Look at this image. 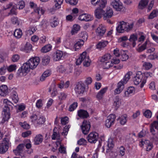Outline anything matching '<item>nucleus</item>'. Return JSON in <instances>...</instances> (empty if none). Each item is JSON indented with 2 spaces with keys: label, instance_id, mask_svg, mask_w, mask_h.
<instances>
[{
  "label": "nucleus",
  "instance_id": "obj_1",
  "mask_svg": "<svg viewBox=\"0 0 158 158\" xmlns=\"http://www.w3.org/2000/svg\"><path fill=\"white\" fill-rule=\"evenodd\" d=\"M40 60V58L38 57L31 58L19 69L17 74L20 76H25L31 69H33L36 68L39 63Z\"/></svg>",
  "mask_w": 158,
  "mask_h": 158
},
{
  "label": "nucleus",
  "instance_id": "obj_2",
  "mask_svg": "<svg viewBox=\"0 0 158 158\" xmlns=\"http://www.w3.org/2000/svg\"><path fill=\"white\" fill-rule=\"evenodd\" d=\"M4 107L2 112V119L1 124H4L5 122H8L10 118V109L13 108V104L7 99H4L3 101Z\"/></svg>",
  "mask_w": 158,
  "mask_h": 158
},
{
  "label": "nucleus",
  "instance_id": "obj_3",
  "mask_svg": "<svg viewBox=\"0 0 158 158\" xmlns=\"http://www.w3.org/2000/svg\"><path fill=\"white\" fill-rule=\"evenodd\" d=\"M134 25V22L129 23L123 21L119 23L116 29L117 32L119 33L123 32L125 31L128 32L132 30Z\"/></svg>",
  "mask_w": 158,
  "mask_h": 158
},
{
  "label": "nucleus",
  "instance_id": "obj_4",
  "mask_svg": "<svg viewBox=\"0 0 158 158\" xmlns=\"http://www.w3.org/2000/svg\"><path fill=\"white\" fill-rule=\"evenodd\" d=\"M98 7L94 11V15L96 18L98 19H101L104 14L105 11L103 10L107 3L106 0H101L99 3Z\"/></svg>",
  "mask_w": 158,
  "mask_h": 158
},
{
  "label": "nucleus",
  "instance_id": "obj_5",
  "mask_svg": "<svg viewBox=\"0 0 158 158\" xmlns=\"http://www.w3.org/2000/svg\"><path fill=\"white\" fill-rule=\"evenodd\" d=\"M80 64L83 61V64L84 66L87 67L90 65L91 60L88 56H87V52H84L80 55Z\"/></svg>",
  "mask_w": 158,
  "mask_h": 158
},
{
  "label": "nucleus",
  "instance_id": "obj_6",
  "mask_svg": "<svg viewBox=\"0 0 158 158\" xmlns=\"http://www.w3.org/2000/svg\"><path fill=\"white\" fill-rule=\"evenodd\" d=\"M9 140L7 138L5 137L1 143H0V153H5L8 150Z\"/></svg>",
  "mask_w": 158,
  "mask_h": 158
},
{
  "label": "nucleus",
  "instance_id": "obj_7",
  "mask_svg": "<svg viewBox=\"0 0 158 158\" xmlns=\"http://www.w3.org/2000/svg\"><path fill=\"white\" fill-rule=\"evenodd\" d=\"M34 11L32 13L33 18H34L35 16L34 19L36 21L40 19L41 15L44 14L45 10L42 7H37L35 8Z\"/></svg>",
  "mask_w": 158,
  "mask_h": 158
},
{
  "label": "nucleus",
  "instance_id": "obj_8",
  "mask_svg": "<svg viewBox=\"0 0 158 158\" xmlns=\"http://www.w3.org/2000/svg\"><path fill=\"white\" fill-rule=\"evenodd\" d=\"M120 62L119 60L117 57L113 58L110 61L102 63L104 69H108L113 66L114 64H118Z\"/></svg>",
  "mask_w": 158,
  "mask_h": 158
},
{
  "label": "nucleus",
  "instance_id": "obj_9",
  "mask_svg": "<svg viewBox=\"0 0 158 158\" xmlns=\"http://www.w3.org/2000/svg\"><path fill=\"white\" fill-rule=\"evenodd\" d=\"M90 127V122L89 121L84 120L81 126L82 133L84 135L87 134L89 132Z\"/></svg>",
  "mask_w": 158,
  "mask_h": 158
},
{
  "label": "nucleus",
  "instance_id": "obj_10",
  "mask_svg": "<svg viewBox=\"0 0 158 158\" xmlns=\"http://www.w3.org/2000/svg\"><path fill=\"white\" fill-rule=\"evenodd\" d=\"M42 2L48 1L49 0H40ZM55 5L52 8L50 9V11L51 13L54 12L56 10L61 8V4L63 3V0H54Z\"/></svg>",
  "mask_w": 158,
  "mask_h": 158
},
{
  "label": "nucleus",
  "instance_id": "obj_11",
  "mask_svg": "<svg viewBox=\"0 0 158 158\" xmlns=\"http://www.w3.org/2000/svg\"><path fill=\"white\" fill-rule=\"evenodd\" d=\"M106 31V27L101 24L99 25L96 30V35L100 38L103 37Z\"/></svg>",
  "mask_w": 158,
  "mask_h": 158
},
{
  "label": "nucleus",
  "instance_id": "obj_12",
  "mask_svg": "<svg viewBox=\"0 0 158 158\" xmlns=\"http://www.w3.org/2000/svg\"><path fill=\"white\" fill-rule=\"evenodd\" d=\"M98 137V134L97 133L91 132L87 136V140L90 143H95L97 141Z\"/></svg>",
  "mask_w": 158,
  "mask_h": 158
},
{
  "label": "nucleus",
  "instance_id": "obj_13",
  "mask_svg": "<svg viewBox=\"0 0 158 158\" xmlns=\"http://www.w3.org/2000/svg\"><path fill=\"white\" fill-rule=\"evenodd\" d=\"M111 4L117 11H120L123 8V4L119 0H113Z\"/></svg>",
  "mask_w": 158,
  "mask_h": 158
},
{
  "label": "nucleus",
  "instance_id": "obj_14",
  "mask_svg": "<svg viewBox=\"0 0 158 158\" xmlns=\"http://www.w3.org/2000/svg\"><path fill=\"white\" fill-rule=\"evenodd\" d=\"M143 75L141 71L137 72L135 76L134 79V82L135 85H137L140 82L142 83L143 81Z\"/></svg>",
  "mask_w": 158,
  "mask_h": 158
},
{
  "label": "nucleus",
  "instance_id": "obj_15",
  "mask_svg": "<svg viewBox=\"0 0 158 158\" xmlns=\"http://www.w3.org/2000/svg\"><path fill=\"white\" fill-rule=\"evenodd\" d=\"M108 43L107 41L102 40L98 41L96 45V48L99 51H101L107 45Z\"/></svg>",
  "mask_w": 158,
  "mask_h": 158
},
{
  "label": "nucleus",
  "instance_id": "obj_16",
  "mask_svg": "<svg viewBox=\"0 0 158 158\" xmlns=\"http://www.w3.org/2000/svg\"><path fill=\"white\" fill-rule=\"evenodd\" d=\"M88 35L85 31L81 32L80 35V47L83 45L84 42L87 40Z\"/></svg>",
  "mask_w": 158,
  "mask_h": 158
},
{
  "label": "nucleus",
  "instance_id": "obj_17",
  "mask_svg": "<svg viewBox=\"0 0 158 158\" xmlns=\"http://www.w3.org/2000/svg\"><path fill=\"white\" fill-rule=\"evenodd\" d=\"M108 89L107 87L102 89L97 93L96 97L98 100H101L102 99L105 93L106 92Z\"/></svg>",
  "mask_w": 158,
  "mask_h": 158
},
{
  "label": "nucleus",
  "instance_id": "obj_18",
  "mask_svg": "<svg viewBox=\"0 0 158 158\" xmlns=\"http://www.w3.org/2000/svg\"><path fill=\"white\" fill-rule=\"evenodd\" d=\"M113 15V10L110 8H107L106 12H104L103 15V19L104 20H106L107 19L111 18Z\"/></svg>",
  "mask_w": 158,
  "mask_h": 158
},
{
  "label": "nucleus",
  "instance_id": "obj_19",
  "mask_svg": "<svg viewBox=\"0 0 158 158\" xmlns=\"http://www.w3.org/2000/svg\"><path fill=\"white\" fill-rule=\"evenodd\" d=\"M124 87V85L122 82V81H120L118 83L117 87L114 90V94H120L123 90Z\"/></svg>",
  "mask_w": 158,
  "mask_h": 158
},
{
  "label": "nucleus",
  "instance_id": "obj_20",
  "mask_svg": "<svg viewBox=\"0 0 158 158\" xmlns=\"http://www.w3.org/2000/svg\"><path fill=\"white\" fill-rule=\"evenodd\" d=\"M8 88L5 85H2L0 86V95L5 96L8 94Z\"/></svg>",
  "mask_w": 158,
  "mask_h": 158
},
{
  "label": "nucleus",
  "instance_id": "obj_21",
  "mask_svg": "<svg viewBox=\"0 0 158 158\" xmlns=\"http://www.w3.org/2000/svg\"><path fill=\"white\" fill-rule=\"evenodd\" d=\"M154 128L158 131V121H154L150 126V132L153 135L156 134Z\"/></svg>",
  "mask_w": 158,
  "mask_h": 158
},
{
  "label": "nucleus",
  "instance_id": "obj_22",
  "mask_svg": "<svg viewBox=\"0 0 158 158\" xmlns=\"http://www.w3.org/2000/svg\"><path fill=\"white\" fill-rule=\"evenodd\" d=\"M93 19L91 15L86 14H80V20L89 21Z\"/></svg>",
  "mask_w": 158,
  "mask_h": 158
},
{
  "label": "nucleus",
  "instance_id": "obj_23",
  "mask_svg": "<svg viewBox=\"0 0 158 158\" xmlns=\"http://www.w3.org/2000/svg\"><path fill=\"white\" fill-rule=\"evenodd\" d=\"M135 89L133 86L129 87L124 92V95L126 97H129L134 94L135 92Z\"/></svg>",
  "mask_w": 158,
  "mask_h": 158
},
{
  "label": "nucleus",
  "instance_id": "obj_24",
  "mask_svg": "<svg viewBox=\"0 0 158 158\" xmlns=\"http://www.w3.org/2000/svg\"><path fill=\"white\" fill-rule=\"evenodd\" d=\"M43 141V135L40 134H38L36 135L34 139V144L36 145H39L42 143Z\"/></svg>",
  "mask_w": 158,
  "mask_h": 158
},
{
  "label": "nucleus",
  "instance_id": "obj_25",
  "mask_svg": "<svg viewBox=\"0 0 158 158\" xmlns=\"http://www.w3.org/2000/svg\"><path fill=\"white\" fill-rule=\"evenodd\" d=\"M10 98L15 103H17L19 101L18 95L16 91L15 90H12Z\"/></svg>",
  "mask_w": 158,
  "mask_h": 158
},
{
  "label": "nucleus",
  "instance_id": "obj_26",
  "mask_svg": "<svg viewBox=\"0 0 158 158\" xmlns=\"http://www.w3.org/2000/svg\"><path fill=\"white\" fill-rule=\"evenodd\" d=\"M111 58V56L109 53H106L99 58V61L102 63L109 61Z\"/></svg>",
  "mask_w": 158,
  "mask_h": 158
},
{
  "label": "nucleus",
  "instance_id": "obj_27",
  "mask_svg": "<svg viewBox=\"0 0 158 158\" xmlns=\"http://www.w3.org/2000/svg\"><path fill=\"white\" fill-rule=\"evenodd\" d=\"M142 75H143V81L142 83H141L140 85V87L142 88L144 84L146 82L147 79L149 76H151V75H152V73L150 72H145L144 73H142Z\"/></svg>",
  "mask_w": 158,
  "mask_h": 158
},
{
  "label": "nucleus",
  "instance_id": "obj_28",
  "mask_svg": "<svg viewBox=\"0 0 158 158\" xmlns=\"http://www.w3.org/2000/svg\"><path fill=\"white\" fill-rule=\"evenodd\" d=\"M89 116L88 112L85 110L80 109V118H86Z\"/></svg>",
  "mask_w": 158,
  "mask_h": 158
},
{
  "label": "nucleus",
  "instance_id": "obj_29",
  "mask_svg": "<svg viewBox=\"0 0 158 158\" xmlns=\"http://www.w3.org/2000/svg\"><path fill=\"white\" fill-rule=\"evenodd\" d=\"M114 102L113 103V106L115 107V109L117 110L119 108L121 104V101L118 96H116L114 100Z\"/></svg>",
  "mask_w": 158,
  "mask_h": 158
},
{
  "label": "nucleus",
  "instance_id": "obj_30",
  "mask_svg": "<svg viewBox=\"0 0 158 158\" xmlns=\"http://www.w3.org/2000/svg\"><path fill=\"white\" fill-rule=\"evenodd\" d=\"M148 45L149 44H148V41L146 40L144 44L137 49V51L139 52H143L145 49L148 48Z\"/></svg>",
  "mask_w": 158,
  "mask_h": 158
},
{
  "label": "nucleus",
  "instance_id": "obj_31",
  "mask_svg": "<svg viewBox=\"0 0 158 158\" xmlns=\"http://www.w3.org/2000/svg\"><path fill=\"white\" fill-rule=\"evenodd\" d=\"M63 55V53L62 51L60 50H57L54 56V59L55 60V61L59 60L61 59Z\"/></svg>",
  "mask_w": 158,
  "mask_h": 158
},
{
  "label": "nucleus",
  "instance_id": "obj_32",
  "mask_svg": "<svg viewBox=\"0 0 158 158\" xmlns=\"http://www.w3.org/2000/svg\"><path fill=\"white\" fill-rule=\"evenodd\" d=\"M148 0H141L139 4V8L141 9H143L147 5Z\"/></svg>",
  "mask_w": 158,
  "mask_h": 158
},
{
  "label": "nucleus",
  "instance_id": "obj_33",
  "mask_svg": "<svg viewBox=\"0 0 158 158\" xmlns=\"http://www.w3.org/2000/svg\"><path fill=\"white\" fill-rule=\"evenodd\" d=\"M50 23L52 27H56L59 23L58 19L56 17H53L51 20Z\"/></svg>",
  "mask_w": 158,
  "mask_h": 158
},
{
  "label": "nucleus",
  "instance_id": "obj_34",
  "mask_svg": "<svg viewBox=\"0 0 158 158\" xmlns=\"http://www.w3.org/2000/svg\"><path fill=\"white\" fill-rule=\"evenodd\" d=\"M23 34L22 31L20 29H16L14 31V35L17 39L20 38Z\"/></svg>",
  "mask_w": 158,
  "mask_h": 158
},
{
  "label": "nucleus",
  "instance_id": "obj_35",
  "mask_svg": "<svg viewBox=\"0 0 158 158\" xmlns=\"http://www.w3.org/2000/svg\"><path fill=\"white\" fill-rule=\"evenodd\" d=\"M158 15V10L154 9L150 13L148 16V18L149 19H152L157 17Z\"/></svg>",
  "mask_w": 158,
  "mask_h": 158
},
{
  "label": "nucleus",
  "instance_id": "obj_36",
  "mask_svg": "<svg viewBox=\"0 0 158 158\" xmlns=\"http://www.w3.org/2000/svg\"><path fill=\"white\" fill-rule=\"evenodd\" d=\"M45 121V118L41 116L39 118H37L35 125L38 126L43 124Z\"/></svg>",
  "mask_w": 158,
  "mask_h": 158
},
{
  "label": "nucleus",
  "instance_id": "obj_37",
  "mask_svg": "<svg viewBox=\"0 0 158 158\" xmlns=\"http://www.w3.org/2000/svg\"><path fill=\"white\" fill-rule=\"evenodd\" d=\"M48 92L51 93V96L52 98L56 96L58 93L57 89L56 88H53L52 89V88L50 87L49 88Z\"/></svg>",
  "mask_w": 158,
  "mask_h": 158
},
{
  "label": "nucleus",
  "instance_id": "obj_38",
  "mask_svg": "<svg viewBox=\"0 0 158 158\" xmlns=\"http://www.w3.org/2000/svg\"><path fill=\"white\" fill-rule=\"evenodd\" d=\"M79 31V25L78 24H75L73 27L71 31L72 35H73L77 33Z\"/></svg>",
  "mask_w": 158,
  "mask_h": 158
},
{
  "label": "nucleus",
  "instance_id": "obj_39",
  "mask_svg": "<svg viewBox=\"0 0 158 158\" xmlns=\"http://www.w3.org/2000/svg\"><path fill=\"white\" fill-rule=\"evenodd\" d=\"M52 48V46L50 44H48L43 47L41 49L42 52L46 53L49 51Z\"/></svg>",
  "mask_w": 158,
  "mask_h": 158
},
{
  "label": "nucleus",
  "instance_id": "obj_40",
  "mask_svg": "<svg viewBox=\"0 0 158 158\" xmlns=\"http://www.w3.org/2000/svg\"><path fill=\"white\" fill-rule=\"evenodd\" d=\"M119 118L120 123L121 125H124L126 123L127 120V116L126 114H125L121 116Z\"/></svg>",
  "mask_w": 158,
  "mask_h": 158
},
{
  "label": "nucleus",
  "instance_id": "obj_41",
  "mask_svg": "<svg viewBox=\"0 0 158 158\" xmlns=\"http://www.w3.org/2000/svg\"><path fill=\"white\" fill-rule=\"evenodd\" d=\"M10 21L12 24L16 25H19V21L18 18L16 16H13L10 19Z\"/></svg>",
  "mask_w": 158,
  "mask_h": 158
},
{
  "label": "nucleus",
  "instance_id": "obj_42",
  "mask_svg": "<svg viewBox=\"0 0 158 158\" xmlns=\"http://www.w3.org/2000/svg\"><path fill=\"white\" fill-rule=\"evenodd\" d=\"M130 72L127 73L125 75L124 78L121 81H122V83L124 85L126 84L130 78Z\"/></svg>",
  "mask_w": 158,
  "mask_h": 158
},
{
  "label": "nucleus",
  "instance_id": "obj_43",
  "mask_svg": "<svg viewBox=\"0 0 158 158\" xmlns=\"http://www.w3.org/2000/svg\"><path fill=\"white\" fill-rule=\"evenodd\" d=\"M50 60V57L48 56H46L43 58L42 63L44 65H46L48 64Z\"/></svg>",
  "mask_w": 158,
  "mask_h": 158
},
{
  "label": "nucleus",
  "instance_id": "obj_44",
  "mask_svg": "<svg viewBox=\"0 0 158 158\" xmlns=\"http://www.w3.org/2000/svg\"><path fill=\"white\" fill-rule=\"evenodd\" d=\"M32 49V45L29 43H27L24 47V51L27 52H30Z\"/></svg>",
  "mask_w": 158,
  "mask_h": 158
},
{
  "label": "nucleus",
  "instance_id": "obj_45",
  "mask_svg": "<svg viewBox=\"0 0 158 158\" xmlns=\"http://www.w3.org/2000/svg\"><path fill=\"white\" fill-rule=\"evenodd\" d=\"M56 144L57 146H58V145H60V146L59 148V150L60 152L61 153H65L66 152L65 149L61 145V142L60 141H58L56 142Z\"/></svg>",
  "mask_w": 158,
  "mask_h": 158
},
{
  "label": "nucleus",
  "instance_id": "obj_46",
  "mask_svg": "<svg viewBox=\"0 0 158 158\" xmlns=\"http://www.w3.org/2000/svg\"><path fill=\"white\" fill-rule=\"evenodd\" d=\"M80 85L81 86V88L80 89V95L83 94L85 92V85L82 81H80Z\"/></svg>",
  "mask_w": 158,
  "mask_h": 158
},
{
  "label": "nucleus",
  "instance_id": "obj_47",
  "mask_svg": "<svg viewBox=\"0 0 158 158\" xmlns=\"http://www.w3.org/2000/svg\"><path fill=\"white\" fill-rule=\"evenodd\" d=\"M78 104L77 102H74L69 106V110L70 112L74 111L77 107Z\"/></svg>",
  "mask_w": 158,
  "mask_h": 158
},
{
  "label": "nucleus",
  "instance_id": "obj_48",
  "mask_svg": "<svg viewBox=\"0 0 158 158\" xmlns=\"http://www.w3.org/2000/svg\"><path fill=\"white\" fill-rule=\"evenodd\" d=\"M118 151L119 155L122 156L125 154L126 149L124 146H122L119 147L118 149Z\"/></svg>",
  "mask_w": 158,
  "mask_h": 158
},
{
  "label": "nucleus",
  "instance_id": "obj_49",
  "mask_svg": "<svg viewBox=\"0 0 158 158\" xmlns=\"http://www.w3.org/2000/svg\"><path fill=\"white\" fill-rule=\"evenodd\" d=\"M19 125L24 129H28L30 128V125L25 122L23 123L19 122Z\"/></svg>",
  "mask_w": 158,
  "mask_h": 158
},
{
  "label": "nucleus",
  "instance_id": "obj_50",
  "mask_svg": "<svg viewBox=\"0 0 158 158\" xmlns=\"http://www.w3.org/2000/svg\"><path fill=\"white\" fill-rule=\"evenodd\" d=\"M67 97V95L64 92L60 93L59 95L58 96L59 99L60 101L65 100Z\"/></svg>",
  "mask_w": 158,
  "mask_h": 158
},
{
  "label": "nucleus",
  "instance_id": "obj_51",
  "mask_svg": "<svg viewBox=\"0 0 158 158\" xmlns=\"http://www.w3.org/2000/svg\"><path fill=\"white\" fill-rule=\"evenodd\" d=\"M116 118V116L115 114H110L108 117L107 119L108 120L111 122V123H114Z\"/></svg>",
  "mask_w": 158,
  "mask_h": 158
},
{
  "label": "nucleus",
  "instance_id": "obj_52",
  "mask_svg": "<svg viewBox=\"0 0 158 158\" xmlns=\"http://www.w3.org/2000/svg\"><path fill=\"white\" fill-rule=\"evenodd\" d=\"M128 55L124 52H123V53L121 54L120 59L122 61H126L128 59Z\"/></svg>",
  "mask_w": 158,
  "mask_h": 158
},
{
  "label": "nucleus",
  "instance_id": "obj_53",
  "mask_svg": "<svg viewBox=\"0 0 158 158\" xmlns=\"http://www.w3.org/2000/svg\"><path fill=\"white\" fill-rule=\"evenodd\" d=\"M143 115L147 118H150L151 117L152 113L150 110H148L144 112Z\"/></svg>",
  "mask_w": 158,
  "mask_h": 158
},
{
  "label": "nucleus",
  "instance_id": "obj_54",
  "mask_svg": "<svg viewBox=\"0 0 158 158\" xmlns=\"http://www.w3.org/2000/svg\"><path fill=\"white\" fill-rule=\"evenodd\" d=\"M143 66L146 70H148L152 67V65L150 63L145 62L143 64Z\"/></svg>",
  "mask_w": 158,
  "mask_h": 158
},
{
  "label": "nucleus",
  "instance_id": "obj_55",
  "mask_svg": "<svg viewBox=\"0 0 158 158\" xmlns=\"http://www.w3.org/2000/svg\"><path fill=\"white\" fill-rule=\"evenodd\" d=\"M16 66L15 64H11L7 68L9 72H12L16 69Z\"/></svg>",
  "mask_w": 158,
  "mask_h": 158
},
{
  "label": "nucleus",
  "instance_id": "obj_56",
  "mask_svg": "<svg viewBox=\"0 0 158 158\" xmlns=\"http://www.w3.org/2000/svg\"><path fill=\"white\" fill-rule=\"evenodd\" d=\"M77 16V15H73V16H72L70 15H68L66 16V20L68 21L72 22L74 19Z\"/></svg>",
  "mask_w": 158,
  "mask_h": 158
},
{
  "label": "nucleus",
  "instance_id": "obj_57",
  "mask_svg": "<svg viewBox=\"0 0 158 158\" xmlns=\"http://www.w3.org/2000/svg\"><path fill=\"white\" fill-rule=\"evenodd\" d=\"M20 59V56L18 54L14 55L11 58V61L14 62H17Z\"/></svg>",
  "mask_w": 158,
  "mask_h": 158
},
{
  "label": "nucleus",
  "instance_id": "obj_58",
  "mask_svg": "<svg viewBox=\"0 0 158 158\" xmlns=\"http://www.w3.org/2000/svg\"><path fill=\"white\" fill-rule=\"evenodd\" d=\"M30 118L31 122L35 125L37 119V116L35 114H33L30 116Z\"/></svg>",
  "mask_w": 158,
  "mask_h": 158
},
{
  "label": "nucleus",
  "instance_id": "obj_59",
  "mask_svg": "<svg viewBox=\"0 0 158 158\" xmlns=\"http://www.w3.org/2000/svg\"><path fill=\"white\" fill-rule=\"evenodd\" d=\"M66 2L71 5H76L78 2V0H65Z\"/></svg>",
  "mask_w": 158,
  "mask_h": 158
},
{
  "label": "nucleus",
  "instance_id": "obj_60",
  "mask_svg": "<svg viewBox=\"0 0 158 158\" xmlns=\"http://www.w3.org/2000/svg\"><path fill=\"white\" fill-rule=\"evenodd\" d=\"M69 118L67 117H65L61 119V123L63 125H65L68 123Z\"/></svg>",
  "mask_w": 158,
  "mask_h": 158
},
{
  "label": "nucleus",
  "instance_id": "obj_61",
  "mask_svg": "<svg viewBox=\"0 0 158 158\" xmlns=\"http://www.w3.org/2000/svg\"><path fill=\"white\" fill-rule=\"evenodd\" d=\"M57 129V128L56 127H55L53 129V133L52 135V139L53 140H55L58 135L57 132L56 131Z\"/></svg>",
  "mask_w": 158,
  "mask_h": 158
},
{
  "label": "nucleus",
  "instance_id": "obj_62",
  "mask_svg": "<svg viewBox=\"0 0 158 158\" xmlns=\"http://www.w3.org/2000/svg\"><path fill=\"white\" fill-rule=\"evenodd\" d=\"M107 146L109 148H112L114 147V145L112 139H109L108 140L107 143Z\"/></svg>",
  "mask_w": 158,
  "mask_h": 158
},
{
  "label": "nucleus",
  "instance_id": "obj_63",
  "mask_svg": "<svg viewBox=\"0 0 158 158\" xmlns=\"http://www.w3.org/2000/svg\"><path fill=\"white\" fill-rule=\"evenodd\" d=\"M37 30L36 27H31L29 28L28 32L31 35L33 34L34 32Z\"/></svg>",
  "mask_w": 158,
  "mask_h": 158
},
{
  "label": "nucleus",
  "instance_id": "obj_64",
  "mask_svg": "<svg viewBox=\"0 0 158 158\" xmlns=\"http://www.w3.org/2000/svg\"><path fill=\"white\" fill-rule=\"evenodd\" d=\"M70 125H66L64 127L63 129V133H64V135H66L69 131V129L70 127Z\"/></svg>",
  "mask_w": 158,
  "mask_h": 158
}]
</instances>
